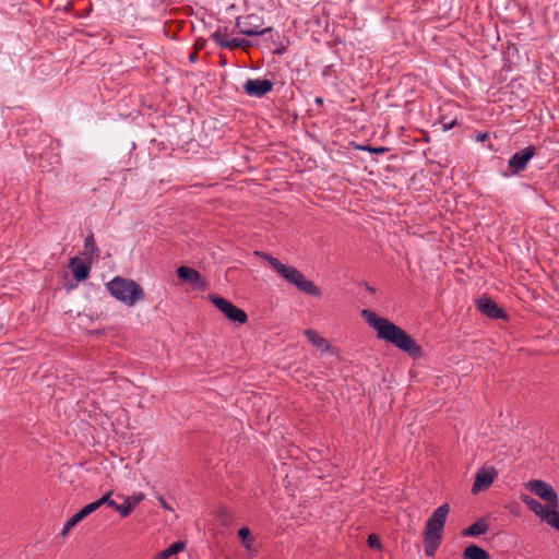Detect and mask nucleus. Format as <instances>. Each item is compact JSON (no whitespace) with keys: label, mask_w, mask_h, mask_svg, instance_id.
Segmentation results:
<instances>
[{"label":"nucleus","mask_w":559,"mask_h":559,"mask_svg":"<svg viewBox=\"0 0 559 559\" xmlns=\"http://www.w3.org/2000/svg\"><path fill=\"white\" fill-rule=\"evenodd\" d=\"M361 316L366 322L377 331V337L379 340L394 345L413 358H418L423 355V349L416 341L386 318L379 317L370 309H364Z\"/></svg>","instance_id":"1"},{"label":"nucleus","mask_w":559,"mask_h":559,"mask_svg":"<svg viewBox=\"0 0 559 559\" xmlns=\"http://www.w3.org/2000/svg\"><path fill=\"white\" fill-rule=\"evenodd\" d=\"M255 254L269 262L272 269L289 284L297 287L301 293L320 297L321 290L314 283L308 278L295 266L283 264L277 258L270 253L255 251Z\"/></svg>","instance_id":"2"},{"label":"nucleus","mask_w":559,"mask_h":559,"mask_svg":"<svg viewBox=\"0 0 559 559\" xmlns=\"http://www.w3.org/2000/svg\"><path fill=\"white\" fill-rule=\"evenodd\" d=\"M106 288L114 298L129 307L145 298L144 290L139 284L121 276L114 277L106 284Z\"/></svg>","instance_id":"3"},{"label":"nucleus","mask_w":559,"mask_h":559,"mask_svg":"<svg viewBox=\"0 0 559 559\" xmlns=\"http://www.w3.org/2000/svg\"><path fill=\"white\" fill-rule=\"evenodd\" d=\"M520 499L532 512L535 513L536 516L546 522L549 526L559 531V502L556 503L555 507H552V504L544 506L525 493H522Z\"/></svg>","instance_id":"4"},{"label":"nucleus","mask_w":559,"mask_h":559,"mask_svg":"<svg viewBox=\"0 0 559 559\" xmlns=\"http://www.w3.org/2000/svg\"><path fill=\"white\" fill-rule=\"evenodd\" d=\"M210 301L231 321L243 324L248 321L247 313L218 295H210Z\"/></svg>","instance_id":"5"},{"label":"nucleus","mask_w":559,"mask_h":559,"mask_svg":"<svg viewBox=\"0 0 559 559\" xmlns=\"http://www.w3.org/2000/svg\"><path fill=\"white\" fill-rule=\"evenodd\" d=\"M449 512H450V506L448 503H444V504L438 507L432 512L430 518L427 520L425 535L442 538V530L444 527Z\"/></svg>","instance_id":"6"},{"label":"nucleus","mask_w":559,"mask_h":559,"mask_svg":"<svg viewBox=\"0 0 559 559\" xmlns=\"http://www.w3.org/2000/svg\"><path fill=\"white\" fill-rule=\"evenodd\" d=\"M525 488L546 502L545 506L558 503L559 498L556 490L546 481L532 479L525 484Z\"/></svg>","instance_id":"7"},{"label":"nucleus","mask_w":559,"mask_h":559,"mask_svg":"<svg viewBox=\"0 0 559 559\" xmlns=\"http://www.w3.org/2000/svg\"><path fill=\"white\" fill-rule=\"evenodd\" d=\"M498 477V471L495 466H481L475 474V480L472 486V493L477 495L487 490Z\"/></svg>","instance_id":"8"},{"label":"nucleus","mask_w":559,"mask_h":559,"mask_svg":"<svg viewBox=\"0 0 559 559\" xmlns=\"http://www.w3.org/2000/svg\"><path fill=\"white\" fill-rule=\"evenodd\" d=\"M535 154L536 147L534 145H528L524 150L514 153L508 162L511 174L519 175L520 173L524 171Z\"/></svg>","instance_id":"9"},{"label":"nucleus","mask_w":559,"mask_h":559,"mask_svg":"<svg viewBox=\"0 0 559 559\" xmlns=\"http://www.w3.org/2000/svg\"><path fill=\"white\" fill-rule=\"evenodd\" d=\"M260 19L253 14L237 19L236 25L239 32L247 36L266 35L272 33V27L261 28Z\"/></svg>","instance_id":"10"},{"label":"nucleus","mask_w":559,"mask_h":559,"mask_svg":"<svg viewBox=\"0 0 559 559\" xmlns=\"http://www.w3.org/2000/svg\"><path fill=\"white\" fill-rule=\"evenodd\" d=\"M273 82L266 79H248L243 84V92L251 97H263L273 88Z\"/></svg>","instance_id":"11"},{"label":"nucleus","mask_w":559,"mask_h":559,"mask_svg":"<svg viewBox=\"0 0 559 559\" xmlns=\"http://www.w3.org/2000/svg\"><path fill=\"white\" fill-rule=\"evenodd\" d=\"M477 309L490 319H506L507 314L490 297H481L476 302Z\"/></svg>","instance_id":"12"},{"label":"nucleus","mask_w":559,"mask_h":559,"mask_svg":"<svg viewBox=\"0 0 559 559\" xmlns=\"http://www.w3.org/2000/svg\"><path fill=\"white\" fill-rule=\"evenodd\" d=\"M69 267L72 271L73 277L78 282L86 280L91 272V266L82 262V260L78 257H73L70 259Z\"/></svg>","instance_id":"13"},{"label":"nucleus","mask_w":559,"mask_h":559,"mask_svg":"<svg viewBox=\"0 0 559 559\" xmlns=\"http://www.w3.org/2000/svg\"><path fill=\"white\" fill-rule=\"evenodd\" d=\"M177 276L181 281H186V282H189L194 285H201L204 283V280L201 276L199 271H197L192 267H189V266H185V265L179 266L177 269Z\"/></svg>","instance_id":"14"},{"label":"nucleus","mask_w":559,"mask_h":559,"mask_svg":"<svg viewBox=\"0 0 559 559\" xmlns=\"http://www.w3.org/2000/svg\"><path fill=\"white\" fill-rule=\"evenodd\" d=\"M489 530V523L486 518H480L467 528L462 531L463 536H479Z\"/></svg>","instance_id":"15"},{"label":"nucleus","mask_w":559,"mask_h":559,"mask_svg":"<svg viewBox=\"0 0 559 559\" xmlns=\"http://www.w3.org/2000/svg\"><path fill=\"white\" fill-rule=\"evenodd\" d=\"M463 559H490L489 554L477 545H469L463 551Z\"/></svg>","instance_id":"16"},{"label":"nucleus","mask_w":559,"mask_h":559,"mask_svg":"<svg viewBox=\"0 0 559 559\" xmlns=\"http://www.w3.org/2000/svg\"><path fill=\"white\" fill-rule=\"evenodd\" d=\"M305 335L314 347L323 350L330 349V345L328 344L326 340L320 336L314 330H306Z\"/></svg>","instance_id":"17"},{"label":"nucleus","mask_w":559,"mask_h":559,"mask_svg":"<svg viewBox=\"0 0 559 559\" xmlns=\"http://www.w3.org/2000/svg\"><path fill=\"white\" fill-rule=\"evenodd\" d=\"M185 549V544L182 542H176L171 544L166 549L159 551L154 559H169L171 556L177 555L178 552Z\"/></svg>","instance_id":"18"},{"label":"nucleus","mask_w":559,"mask_h":559,"mask_svg":"<svg viewBox=\"0 0 559 559\" xmlns=\"http://www.w3.org/2000/svg\"><path fill=\"white\" fill-rule=\"evenodd\" d=\"M441 537H431L424 535V547L427 556H433L441 543Z\"/></svg>","instance_id":"19"},{"label":"nucleus","mask_w":559,"mask_h":559,"mask_svg":"<svg viewBox=\"0 0 559 559\" xmlns=\"http://www.w3.org/2000/svg\"><path fill=\"white\" fill-rule=\"evenodd\" d=\"M84 248L86 252L90 254L91 258H98L99 257V249L96 246L94 235L90 234L84 241Z\"/></svg>","instance_id":"20"},{"label":"nucleus","mask_w":559,"mask_h":559,"mask_svg":"<svg viewBox=\"0 0 559 559\" xmlns=\"http://www.w3.org/2000/svg\"><path fill=\"white\" fill-rule=\"evenodd\" d=\"M238 537L240 538L241 543L247 549L251 548V545L253 543V537L248 527H241L238 531Z\"/></svg>","instance_id":"21"},{"label":"nucleus","mask_w":559,"mask_h":559,"mask_svg":"<svg viewBox=\"0 0 559 559\" xmlns=\"http://www.w3.org/2000/svg\"><path fill=\"white\" fill-rule=\"evenodd\" d=\"M112 495V491L106 492L104 496H102L98 500L92 502L96 510H98L103 504H107L108 507L115 509L116 502L110 499Z\"/></svg>","instance_id":"22"},{"label":"nucleus","mask_w":559,"mask_h":559,"mask_svg":"<svg viewBox=\"0 0 559 559\" xmlns=\"http://www.w3.org/2000/svg\"><path fill=\"white\" fill-rule=\"evenodd\" d=\"M134 509V503H131L130 502V499H126V503L123 504H118L116 503V507H115V511L119 512V514L122 516V518H127L128 515L131 514V512L133 511Z\"/></svg>","instance_id":"23"},{"label":"nucleus","mask_w":559,"mask_h":559,"mask_svg":"<svg viewBox=\"0 0 559 559\" xmlns=\"http://www.w3.org/2000/svg\"><path fill=\"white\" fill-rule=\"evenodd\" d=\"M211 38L214 40L216 45L219 46V41H227L228 34H227V27H218L212 35Z\"/></svg>","instance_id":"24"},{"label":"nucleus","mask_w":559,"mask_h":559,"mask_svg":"<svg viewBox=\"0 0 559 559\" xmlns=\"http://www.w3.org/2000/svg\"><path fill=\"white\" fill-rule=\"evenodd\" d=\"M95 511H96V509H95L94 504L91 502V503L86 504L85 507H83L73 516L75 518V520L81 522L83 519H85L86 516H88L90 514H92Z\"/></svg>","instance_id":"25"},{"label":"nucleus","mask_w":559,"mask_h":559,"mask_svg":"<svg viewBox=\"0 0 559 559\" xmlns=\"http://www.w3.org/2000/svg\"><path fill=\"white\" fill-rule=\"evenodd\" d=\"M241 44L239 43V38H230L227 41H219V47L225 49L234 50L236 48H240Z\"/></svg>","instance_id":"26"},{"label":"nucleus","mask_w":559,"mask_h":559,"mask_svg":"<svg viewBox=\"0 0 559 559\" xmlns=\"http://www.w3.org/2000/svg\"><path fill=\"white\" fill-rule=\"evenodd\" d=\"M357 148L360 151H367L374 154H383L389 151V148L384 146L374 147L371 145H359L357 146Z\"/></svg>","instance_id":"27"},{"label":"nucleus","mask_w":559,"mask_h":559,"mask_svg":"<svg viewBox=\"0 0 559 559\" xmlns=\"http://www.w3.org/2000/svg\"><path fill=\"white\" fill-rule=\"evenodd\" d=\"M78 523H80L72 515L64 524L61 534L66 536Z\"/></svg>","instance_id":"28"},{"label":"nucleus","mask_w":559,"mask_h":559,"mask_svg":"<svg viewBox=\"0 0 559 559\" xmlns=\"http://www.w3.org/2000/svg\"><path fill=\"white\" fill-rule=\"evenodd\" d=\"M368 545L372 549H380L381 548V542L379 537L376 534H371L368 536Z\"/></svg>","instance_id":"29"},{"label":"nucleus","mask_w":559,"mask_h":559,"mask_svg":"<svg viewBox=\"0 0 559 559\" xmlns=\"http://www.w3.org/2000/svg\"><path fill=\"white\" fill-rule=\"evenodd\" d=\"M144 496L143 493L133 495L132 497H129L131 503H134V507L139 504L143 500Z\"/></svg>","instance_id":"30"},{"label":"nucleus","mask_w":559,"mask_h":559,"mask_svg":"<svg viewBox=\"0 0 559 559\" xmlns=\"http://www.w3.org/2000/svg\"><path fill=\"white\" fill-rule=\"evenodd\" d=\"M206 45V40L203 38H198L194 43V50L199 51L203 49Z\"/></svg>","instance_id":"31"},{"label":"nucleus","mask_w":559,"mask_h":559,"mask_svg":"<svg viewBox=\"0 0 559 559\" xmlns=\"http://www.w3.org/2000/svg\"><path fill=\"white\" fill-rule=\"evenodd\" d=\"M286 51V46H284L282 43L278 44V46L274 49V53L276 55H283Z\"/></svg>","instance_id":"32"},{"label":"nucleus","mask_w":559,"mask_h":559,"mask_svg":"<svg viewBox=\"0 0 559 559\" xmlns=\"http://www.w3.org/2000/svg\"><path fill=\"white\" fill-rule=\"evenodd\" d=\"M158 501L159 503L162 504V507L166 510H171V508L169 507V504L166 502V500L164 499V497L159 496L158 497Z\"/></svg>","instance_id":"33"},{"label":"nucleus","mask_w":559,"mask_h":559,"mask_svg":"<svg viewBox=\"0 0 559 559\" xmlns=\"http://www.w3.org/2000/svg\"><path fill=\"white\" fill-rule=\"evenodd\" d=\"M488 138H489V134H488V133H478V134H477V136H476V140H477V141H480V142H484V141H486Z\"/></svg>","instance_id":"34"},{"label":"nucleus","mask_w":559,"mask_h":559,"mask_svg":"<svg viewBox=\"0 0 559 559\" xmlns=\"http://www.w3.org/2000/svg\"><path fill=\"white\" fill-rule=\"evenodd\" d=\"M197 60H198V51L194 50L192 53H190L189 61L194 63V62H197Z\"/></svg>","instance_id":"35"},{"label":"nucleus","mask_w":559,"mask_h":559,"mask_svg":"<svg viewBox=\"0 0 559 559\" xmlns=\"http://www.w3.org/2000/svg\"><path fill=\"white\" fill-rule=\"evenodd\" d=\"M455 122H456V121H455V120H453V121H451V122H449V123H443V130H444V131L450 130V129L455 124Z\"/></svg>","instance_id":"36"},{"label":"nucleus","mask_w":559,"mask_h":559,"mask_svg":"<svg viewBox=\"0 0 559 559\" xmlns=\"http://www.w3.org/2000/svg\"><path fill=\"white\" fill-rule=\"evenodd\" d=\"M239 43L241 44V48H246L247 46H249V41L247 39H239Z\"/></svg>","instance_id":"37"},{"label":"nucleus","mask_w":559,"mask_h":559,"mask_svg":"<svg viewBox=\"0 0 559 559\" xmlns=\"http://www.w3.org/2000/svg\"><path fill=\"white\" fill-rule=\"evenodd\" d=\"M316 103H317L318 105H322L323 99H322L321 97H317V98H316Z\"/></svg>","instance_id":"38"},{"label":"nucleus","mask_w":559,"mask_h":559,"mask_svg":"<svg viewBox=\"0 0 559 559\" xmlns=\"http://www.w3.org/2000/svg\"><path fill=\"white\" fill-rule=\"evenodd\" d=\"M367 288H368V290H369V292H371V293H373V292H374L373 287L367 286Z\"/></svg>","instance_id":"39"},{"label":"nucleus","mask_w":559,"mask_h":559,"mask_svg":"<svg viewBox=\"0 0 559 559\" xmlns=\"http://www.w3.org/2000/svg\"><path fill=\"white\" fill-rule=\"evenodd\" d=\"M53 158H55V162H53V163H55V164H56V163H58V156H55Z\"/></svg>","instance_id":"40"}]
</instances>
